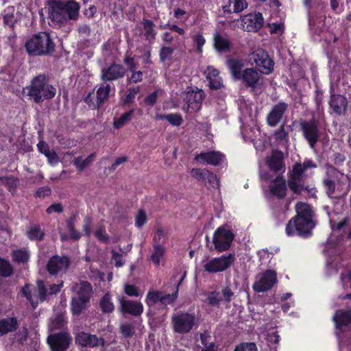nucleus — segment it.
I'll list each match as a JSON object with an SVG mask.
<instances>
[{
    "instance_id": "nucleus-1",
    "label": "nucleus",
    "mask_w": 351,
    "mask_h": 351,
    "mask_svg": "<svg viewBox=\"0 0 351 351\" xmlns=\"http://www.w3.org/2000/svg\"><path fill=\"white\" fill-rule=\"evenodd\" d=\"M297 215L292 217L286 226L288 236L298 235L307 238L312 235V230L316 226L314 213L307 204L299 202L295 205Z\"/></svg>"
},
{
    "instance_id": "nucleus-2",
    "label": "nucleus",
    "mask_w": 351,
    "mask_h": 351,
    "mask_svg": "<svg viewBox=\"0 0 351 351\" xmlns=\"http://www.w3.org/2000/svg\"><path fill=\"white\" fill-rule=\"evenodd\" d=\"M26 89L30 99L37 104L52 99L56 94V88L48 83L45 75H39L33 78Z\"/></svg>"
},
{
    "instance_id": "nucleus-3",
    "label": "nucleus",
    "mask_w": 351,
    "mask_h": 351,
    "mask_svg": "<svg viewBox=\"0 0 351 351\" xmlns=\"http://www.w3.org/2000/svg\"><path fill=\"white\" fill-rule=\"evenodd\" d=\"M55 43L51 35L45 32L34 34L25 43L27 53L32 56H49L55 51Z\"/></svg>"
},
{
    "instance_id": "nucleus-4",
    "label": "nucleus",
    "mask_w": 351,
    "mask_h": 351,
    "mask_svg": "<svg viewBox=\"0 0 351 351\" xmlns=\"http://www.w3.org/2000/svg\"><path fill=\"white\" fill-rule=\"evenodd\" d=\"M47 291L46 285L41 280L36 281V287L27 283L21 289L22 294L30 302L32 307H36L47 300Z\"/></svg>"
},
{
    "instance_id": "nucleus-5",
    "label": "nucleus",
    "mask_w": 351,
    "mask_h": 351,
    "mask_svg": "<svg viewBox=\"0 0 351 351\" xmlns=\"http://www.w3.org/2000/svg\"><path fill=\"white\" fill-rule=\"evenodd\" d=\"M299 125L302 136L307 141L309 147L311 149H315L322 137V131L319 121L315 119L308 121L302 120Z\"/></svg>"
},
{
    "instance_id": "nucleus-6",
    "label": "nucleus",
    "mask_w": 351,
    "mask_h": 351,
    "mask_svg": "<svg viewBox=\"0 0 351 351\" xmlns=\"http://www.w3.org/2000/svg\"><path fill=\"white\" fill-rule=\"evenodd\" d=\"M72 289L74 291L71 301L72 307H83L89 302L93 291L90 283L80 281L75 283Z\"/></svg>"
},
{
    "instance_id": "nucleus-7",
    "label": "nucleus",
    "mask_w": 351,
    "mask_h": 351,
    "mask_svg": "<svg viewBox=\"0 0 351 351\" xmlns=\"http://www.w3.org/2000/svg\"><path fill=\"white\" fill-rule=\"evenodd\" d=\"M234 239L232 232L225 228L220 226L215 231L213 237V243L214 250L218 252H223L230 249L231 244Z\"/></svg>"
},
{
    "instance_id": "nucleus-8",
    "label": "nucleus",
    "mask_w": 351,
    "mask_h": 351,
    "mask_svg": "<svg viewBox=\"0 0 351 351\" xmlns=\"http://www.w3.org/2000/svg\"><path fill=\"white\" fill-rule=\"evenodd\" d=\"M249 61L251 64H255L262 70L261 73L269 74L274 69V61L269 58L267 51L263 49H258L249 55Z\"/></svg>"
},
{
    "instance_id": "nucleus-9",
    "label": "nucleus",
    "mask_w": 351,
    "mask_h": 351,
    "mask_svg": "<svg viewBox=\"0 0 351 351\" xmlns=\"http://www.w3.org/2000/svg\"><path fill=\"white\" fill-rule=\"evenodd\" d=\"M195 322V317L193 314L180 313L172 317V325L175 332L186 334L193 328Z\"/></svg>"
},
{
    "instance_id": "nucleus-10",
    "label": "nucleus",
    "mask_w": 351,
    "mask_h": 351,
    "mask_svg": "<svg viewBox=\"0 0 351 351\" xmlns=\"http://www.w3.org/2000/svg\"><path fill=\"white\" fill-rule=\"evenodd\" d=\"M47 341L51 351H66L73 339L67 331H62L49 335Z\"/></svg>"
},
{
    "instance_id": "nucleus-11",
    "label": "nucleus",
    "mask_w": 351,
    "mask_h": 351,
    "mask_svg": "<svg viewBox=\"0 0 351 351\" xmlns=\"http://www.w3.org/2000/svg\"><path fill=\"white\" fill-rule=\"evenodd\" d=\"M343 177L344 175L343 173H341L333 167L328 169L322 183L325 192L328 197H332L333 195L340 192V184L339 182L337 184L336 180L339 181Z\"/></svg>"
},
{
    "instance_id": "nucleus-12",
    "label": "nucleus",
    "mask_w": 351,
    "mask_h": 351,
    "mask_svg": "<svg viewBox=\"0 0 351 351\" xmlns=\"http://www.w3.org/2000/svg\"><path fill=\"white\" fill-rule=\"evenodd\" d=\"M239 81H241L245 88L255 90L263 86L264 77L256 69L247 68L243 70Z\"/></svg>"
},
{
    "instance_id": "nucleus-13",
    "label": "nucleus",
    "mask_w": 351,
    "mask_h": 351,
    "mask_svg": "<svg viewBox=\"0 0 351 351\" xmlns=\"http://www.w3.org/2000/svg\"><path fill=\"white\" fill-rule=\"evenodd\" d=\"M235 260L234 254H229L227 256L214 258L208 261L204 269L209 273H217L225 271L230 267Z\"/></svg>"
},
{
    "instance_id": "nucleus-14",
    "label": "nucleus",
    "mask_w": 351,
    "mask_h": 351,
    "mask_svg": "<svg viewBox=\"0 0 351 351\" xmlns=\"http://www.w3.org/2000/svg\"><path fill=\"white\" fill-rule=\"evenodd\" d=\"M75 342L77 346L89 348L104 346L106 343L103 337H98L96 335H92L84 331L78 332L75 334Z\"/></svg>"
},
{
    "instance_id": "nucleus-15",
    "label": "nucleus",
    "mask_w": 351,
    "mask_h": 351,
    "mask_svg": "<svg viewBox=\"0 0 351 351\" xmlns=\"http://www.w3.org/2000/svg\"><path fill=\"white\" fill-rule=\"evenodd\" d=\"M276 282V272L271 269H267L254 282L253 289L256 292H263L271 289Z\"/></svg>"
},
{
    "instance_id": "nucleus-16",
    "label": "nucleus",
    "mask_w": 351,
    "mask_h": 351,
    "mask_svg": "<svg viewBox=\"0 0 351 351\" xmlns=\"http://www.w3.org/2000/svg\"><path fill=\"white\" fill-rule=\"evenodd\" d=\"M126 73L125 68L116 62L112 63L109 66L101 69V80L103 82L115 81L124 77Z\"/></svg>"
},
{
    "instance_id": "nucleus-17",
    "label": "nucleus",
    "mask_w": 351,
    "mask_h": 351,
    "mask_svg": "<svg viewBox=\"0 0 351 351\" xmlns=\"http://www.w3.org/2000/svg\"><path fill=\"white\" fill-rule=\"evenodd\" d=\"M288 108V104L285 101H279L274 105L266 117L267 125L270 127H276L282 119Z\"/></svg>"
},
{
    "instance_id": "nucleus-18",
    "label": "nucleus",
    "mask_w": 351,
    "mask_h": 351,
    "mask_svg": "<svg viewBox=\"0 0 351 351\" xmlns=\"http://www.w3.org/2000/svg\"><path fill=\"white\" fill-rule=\"evenodd\" d=\"M243 29L247 32H257L264 24L263 15L260 12L250 13L241 16Z\"/></svg>"
},
{
    "instance_id": "nucleus-19",
    "label": "nucleus",
    "mask_w": 351,
    "mask_h": 351,
    "mask_svg": "<svg viewBox=\"0 0 351 351\" xmlns=\"http://www.w3.org/2000/svg\"><path fill=\"white\" fill-rule=\"evenodd\" d=\"M69 265V257L55 255L48 261L47 270L51 275H57L59 273L65 272Z\"/></svg>"
},
{
    "instance_id": "nucleus-20",
    "label": "nucleus",
    "mask_w": 351,
    "mask_h": 351,
    "mask_svg": "<svg viewBox=\"0 0 351 351\" xmlns=\"http://www.w3.org/2000/svg\"><path fill=\"white\" fill-rule=\"evenodd\" d=\"M181 97L188 104V108L197 110L202 106L204 92L202 90H194L191 88H188L185 92L182 93Z\"/></svg>"
},
{
    "instance_id": "nucleus-21",
    "label": "nucleus",
    "mask_w": 351,
    "mask_h": 351,
    "mask_svg": "<svg viewBox=\"0 0 351 351\" xmlns=\"http://www.w3.org/2000/svg\"><path fill=\"white\" fill-rule=\"evenodd\" d=\"M332 88H331L328 102L330 108L332 110L330 113H334L338 116L345 115L348 106L347 99L341 95L332 93Z\"/></svg>"
},
{
    "instance_id": "nucleus-22",
    "label": "nucleus",
    "mask_w": 351,
    "mask_h": 351,
    "mask_svg": "<svg viewBox=\"0 0 351 351\" xmlns=\"http://www.w3.org/2000/svg\"><path fill=\"white\" fill-rule=\"evenodd\" d=\"M49 19L56 24L65 23V15L63 14L60 0H49L47 1Z\"/></svg>"
},
{
    "instance_id": "nucleus-23",
    "label": "nucleus",
    "mask_w": 351,
    "mask_h": 351,
    "mask_svg": "<svg viewBox=\"0 0 351 351\" xmlns=\"http://www.w3.org/2000/svg\"><path fill=\"white\" fill-rule=\"evenodd\" d=\"M63 14L65 15V23L69 21H77L80 15V5L74 0H60Z\"/></svg>"
},
{
    "instance_id": "nucleus-24",
    "label": "nucleus",
    "mask_w": 351,
    "mask_h": 351,
    "mask_svg": "<svg viewBox=\"0 0 351 351\" xmlns=\"http://www.w3.org/2000/svg\"><path fill=\"white\" fill-rule=\"evenodd\" d=\"M234 296V294L230 288L226 287L223 288L221 291H213L209 293L207 300L210 305L215 306L219 305L220 302L222 301L225 302H230Z\"/></svg>"
},
{
    "instance_id": "nucleus-25",
    "label": "nucleus",
    "mask_w": 351,
    "mask_h": 351,
    "mask_svg": "<svg viewBox=\"0 0 351 351\" xmlns=\"http://www.w3.org/2000/svg\"><path fill=\"white\" fill-rule=\"evenodd\" d=\"M287 184L281 176H277L274 179L269 188L272 195L278 199H283L287 195Z\"/></svg>"
},
{
    "instance_id": "nucleus-26",
    "label": "nucleus",
    "mask_w": 351,
    "mask_h": 351,
    "mask_svg": "<svg viewBox=\"0 0 351 351\" xmlns=\"http://www.w3.org/2000/svg\"><path fill=\"white\" fill-rule=\"evenodd\" d=\"M222 10L224 14L240 13L247 8L246 0H223Z\"/></svg>"
},
{
    "instance_id": "nucleus-27",
    "label": "nucleus",
    "mask_w": 351,
    "mask_h": 351,
    "mask_svg": "<svg viewBox=\"0 0 351 351\" xmlns=\"http://www.w3.org/2000/svg\"><path fill=\"white\" fill-rule=\"evenodd\" d=\"M226 64L231 73L232 80L234 81H239L244 67L243 60L238 58H228L226 61Z\"/></svg>"
},
{
    "instance_id": "nucleus-28",
    "label": "nucleus",
    "mask_w": 351,
    "mask_h": 351,
    "mask_svg": "<svg viewBox=\"0 0 351 351\" xmlns=\"http://www.w3.org/2000/svg\"><path fill=\"white\" fill-rule=\"evenodd\" d=\"M19 328V322L16 317L0 319V337L15 332Z\"/></svg>"
},
{
    "instance_id": "nucleus-29",
    "label": "nucleus",
    "mask_w": 351,
    "mask_h": 351,
    "mask_svg": "<svg viewBox=\"0 0 351 351\" xmlns=\"http://www.w3.org/2000/svg\"><path fill=\"white\" fill-rule=\"evenodd\" d=\"M223 155L219 152H210L201 153L195 157L197 161H202L206 164L217 165L221 161Z\"/></svg>"
},
{
    "instance_id": "nucleus-30",
    "label": "nucleus",
    "mask_w": 351,
    "mask_h": 351,
    "mask_svg": "<svg viewBox=\"0 0 351 351\" xmlns=\"http://www.w3.org/2000/svg\"><path fill=\"white\" fill-rule=\"evenodd\" d=\"M3 23L4 27L14 29L16 23L19 21V14L15 12L13 7L7 8L3 14Z\"/></svg>"
},
{
    "instance_id": "nucleus-31",
    "label": "nucleus",
    "mask_w": 351,
    "mask_h": 351,
    "mask_svg": "<svg viewBox=\"0 0 351 351\" xmlns=\"http://www.w3.org/2000/svg\"><path fill=\"white\" fill-rule=\"evenodd\" d=\"M283 154L280 151H273L271 156L267 159V164L270 169L280 171L282 166Z\"/></svg>"
},
{
    "instance_id": "nucleus-32",
    "label": "nucleus",
    "mask_w": 351,
    "mask_h": 351,
    "mask_svg": "<svg viewBox=\"0 0 351 351\" xmlns=\"http://www.w3.org/2000/svg\"><path fill=\"white\" fill-rule=\"evenodd\" d=\"M333 320L337 329L348 326L351 324V311H337L333 317Z\"/></svg>"
},
{
    "instance_id": "nucleus-33",
    "label": "nucleus",
    "mask_w": 351,
    "mask_h": 351,
    "mask_svg": "<svg viewBox=\"0 0 351 351\" xmlns=\"http://www.w3.org/2000/svg\"><path fill=\"white\" fill-rule=\"evenodd\" d=\"M111 88L112 87L108 83L103 82L101 84L99 88L97 90V108H100L108 100Z\"/></svg>"
},
{
    "instance_id": "nucleus-34",
    "label": "nucleus",
    "mask_w": 351,
    "mask_h": 351,
    "mask_svg": "<svg viewBox=\"0 0 351 351\" xmlns=\"http://www.w3.org/2000/svg\"><path fill=\"white\" fill-rule=\"evenodd\" d=\"M142 23L145 39L150 43H153L156 35V32L154 29L155 24L149 19H144Z\"/></svg>"
},
{
    "instance_id": "nucleus-35",
    "label": "nucleus",
    "mask_w": 351,
    "mask_h": 351,
    "mask_svg": "<svg viewBox=\"0 0 351 351\" xmlns=\"http://www.w3.org/2000/svg\"><path fill=\"white\" fill-rule=\"evenodd\" d=\"M65 311L57 313L55 317L51 319L50 328L53 330H62L67 324Z\"/></svg>"
},
{
    "instance_id": "nucleus-36",
    "label": "nucleus",
    "mask_w": 351,
    "mask_h": 351,
    "mask_svg": "<svg viewBox=\"0 0 351 351\" xmlns=\"http://www.w3.org/2000/svg\"><path fill=\"white\" fill-rule=\"evenodd\" d=\"M214 45L217 51L219 52L228 51L230 48V40L217 33L214 36Z\"/></svg>"
},
{
    "instance_id": "nucleus-37",
    "label": "nucleus",
    "mask_w": 351,
    "mask_h": 351,
    "mask_svg": "<svg viewBox=\"0 0 351 351\" xmlns=\"http://www.w3.org/2000/svg\"><path fill=\"white\" fill-rule=\"evenodd\" d=\"M287 185L295 195H301L302 193L304 191V185L302 183V179L289 178Z\"/></svg>"
},
{
    "instance_id": "nucleus-38",
    "label": "nucleus",
    "mask_w": 351,
    "mask_h": 351,
    "mask_svg": "<svg viewBox=\"0 0 351 351\" xmlns=\"http://www.w3.org/2000/svg\"><path fill=\"white\" fill-rule=\"evenodd\" d=\"M29 239L36 241H41L44 239L45 232L40 229L39 226H32L27 232Z\"/></svg>"
},
{
    "instance_id": "nucleus-39",
    "label": "nucleus",
    "mask_w": 351,
    "mask_h": 351,
    "mask_svg": "<svg viewBox=\"0 0 351 351\" xmlns=\"http://www.w3.org/2000/svg\"><path fill=\"white\" fill-rule=\"evenodd\" d=\"M12 259L17 263H25L29 261V252L25 249L14 250L12 253Z\"/></svg>"
},
{
    "instance_id": "nucleus-40",
    "label": "nucleus",
    "mask_w": 351,
    "mask_h": 351,
    "mask_svg": "<svg viewBox=\"0 0 351 351\" xmlns=\"http://www.w3.org/2000/svg\"><path fill=\"white\" fill-rule=\"evenodd\" d=\"M339 258L329 257L326 263L327 275L331 276L336 274L339 271Z\"/></svg>"
},
{
    "instance_id": "nucleus-41",
    "label": "nucleus",
    "mask_w": 351,
    "mask_h": 351,
    "mask_svg": "<svg viewBox=\"0 0 351 351\" xmlns=\"http://www.w3.org/2000/svg\"><path fill=\"white\" fill-rule=\"evenodd\" d=\"M14 273L12 265L8 261L0 258V276L10 277Z\"/></svg>"
},
{
    "instance_id": "nucleus-42",
    "label": "nucleus",
    "mask_w": 351,
    "mask_h": 351,
    "mask_svg": "<svg viewBox=\"0 0 351 351\" xmlns=\"http://www.w3.org/2000/svg\"><path fill=\"white\" fill-rule=\"evenodd\" d=\"M158 119L160 120H167L171 125L180 126L183 123V119L180 114H168L159 115Z\"/></svg>"
},
{
    "instance_id": "nucleus-43",
    "label": "nucleus",
    "mask_w": 351,
    "mask_h": 351,
    "mask_svg": "<svg viewBox=\"0 0 351 351\" xmlns=\"http://www.w3.org/2000/svg\"><path fill=\"white\" fill-rule=\"evenodd\" d=\"M133 114L134 110H132L124 113L119 118L115 119L113 123L114 128L119 129L126 125L132 119Z\"/></svg>"
},
{
    "instance_id": "nucleus-44",
    "label": "nucleus",
    "mask_w": 351,
    "mask_h": 351,
    "mask_svg": "<svg viewBox=\"0 0 351 351\" xmlns=\"http://www.w3.org/2000/svg\"><path fill=\"white\" fill-rule=\"evenodd\" d=\"M162 291H149L147 295L146 303L149 306H154L158 302H161Z\"/></svg>"
},
{
    "instance_id": "nucleus-45",
    "label": "nucleus",
    "mask_w": 351,
    "mask_h": 351,
    "mask_svg": "<svg viewBox=\"0 0 351 351\" xmlns=\"http://www.w3.org/2000/svg\"><path fill=\"white\" fill-rule=\"evenodd\" d=\"M154 254L152 255V261L156 264V265H158L160 264V258L163 256L165 252V248L161 244H156L154 245Z\"/></svg>"
},
{
    "instance_id": "nucleus-46",
    "label": "nucleus",
    "mask_w": 351,
    "mask_h": 351,
    "mask_svg": "<svg viewBox=\"0 0 351 351\" xmlns=\"http://www.w3.org/2000/svg\"><path fill=\"white\" fill-rule=\"evenodd\" d=\"M120 332L124 338H131L135 332L134 326L129 323L122 324L120 326Z\"/></svg>"
},
{
    "instance_id": "nucleus-47",
    "label": "nucleus",
    "mask_w": 351,
    "mask_h": 351,
    "mask_svg": "<svg viewBox=\"0 0 351 351\" xmlns=\"http://www.w3.org/2000/svg\"><path fill=\"white\" fill-rule=\"evenodd\" d=\"M191 175L198 181L206 182L207 178L209 176V171L206 169H193L191 170Z\"/></svg>"
},
{
    "instance_id": "nucleus-48",
    "label": "nucleus",
    "mask_w": 351,
    "mask_h": 351,
    "mask_svg": "<svg viewBox=\"0 0 351 351\" xmlns=\"http://www.w3.org/2000/svg\"><path fill=\"white\" fill-rule=\"evenodd\" d=\"M174 48L168 46H162L160 50V60L162 62L171 59Z\"/></svg>"
},
{
    "instance_id": "nucleus-49",
    "label": "nucleus",
    "mask_w": 351,
    "mask_h": 351,
    "mask_svg": "<svg viewBox=\"0 0 351 351\" xmlns=\"http://www.w3.org/2000/svg\"><path fill=\"white\" fill-rule=\"evenodd\" d=\"M178 289H176L174 293L172 294H164L162 292L161 295V304L162 305H168L171 304L173 301H175L178 298Z\"/></svg>"
},
{
    "instance_id": "nucleus-50",
    "label": "nucleus",
    "mask_w": 351,
    "mask_h": 351,
    "mask_svg": "<svg viewBox=\"0 0 351 351\" xmlns=\"http://www.w3.org/2000/svg\"><path fill=\"white\" fill-rule=\"evenodd\" d=\"M234 351H258V350L254 343L245 342L237 346Z\"/></svg>"
},
{
    "instance_id": "nucleus-51",
    "label": "nucleus",
    "mask_w": 351,
    "mask_h": 351,
    "mask_svg": "<svg viewBox=\"0 0 351 351\" xmlns=\"http://www.w3.org/2000/svg\"><path fill=\"white\" fill-rule=\"evenodd\" d=\"M140 92V86H136L132 88L128 89V93L125 95L124 103L125 104H130L134 101L136 95Z\"/></svg>"
},
{
    "instance_id": "nucleus-52",
    "label": "nucleus",
    "mask_w": 351,
    "mask_h": 351,
    "mask_svg": "<svg viewBox=\"0 0 351 351\" xmlns=\"http://www.w3.org/2000/svg\"><path fill=\"white\" fill-rule=\"evenodd\" d=\"M95 235L99 241L103 243H108L109 241V237L106 232L105 227L103 226L98 228L95 231Z\"/></svg>"
},
{
    "instance_id": "nucleus-53",
    "label": "nucleus",
    "mask_w": 351,
    "mask_h": 351,
    "mask_svg": "<svg viewBox=\"0 0 351 351\" xmlns=\"http://www.w3.org/2000/svg\"><path fill=\"white\" fill-rule=\"evenodd\" d=\"M147 221V215L143 210H139L135 218V225L138 228L142 227Z\"/></svg>"
},
{
    "instance_id": "nucleus-54",
    "label": "nucleus",
    "mask_w": 351,
    "mask_h": 351,
    "mask_svg": "<svg viewBox=\"0 0 351 351\" xmlns=\"http://www.w3.org/2000/svg\"><path fill=\"white\" fill-rule=\"evenodd\" d=\"M304 169L301 163H296L293 168V172L290 176V178H295L302 179V176L304 173Z\"/></svg>"
},
{
    "instance_id": "nucleus-55",
    "label": "nucleus",
    "mask_w": 351,
    "mask_h": 351,
    "mask_svg": "<svg viewBox=\"0 0 351 351\" xmlns=\"http://www.w3.org/2000/svg\"><path fill=\"white\" fill-rule=\"evenodd\" d=\"M274 136L278 141H281L287 140L288 137V132L285 131L284 125H280V127L275 131Z\"/></svg>"
},
{
    "instance_id": "nucleus-56",
    "label": "nucleus",
    "mask_w": 351,
    "mask_h": 351,
    "mask_svg": "<svg viewBox=\"0 0 351 351\" xmlns=\"http://www.w3.org/2000/svg\"><path fill=\"white\" fill-rule=\"evenodd\" d=\"M161 93L162 90H157L149 94L145 99V104L150 106H153L157 100L158 95Z\"/></svg>"
},
{
    "instance_id": "nucleus-57",
    "label": "nucleus",
    "mask_w": 351,
    "mask_h": 351,
    "mask_svg": "<svg viewBox=\"0 0 351 351\" xmlns=\"http://www.w3.org/2000/svg\"><path fill=\"white\" fill-rule=\"evenodd\" d=\"M112 260L114 262V265L117 267H121L124 265L122 254L114 250H112Z\"/></svg>"
},
{
    "instance_id": "nucleus-58",
    "label": "nucleus",
    "mask_w": 351,
    "mask_h": 351,
    "mask_svg": "<svg viewBox=\"0 0 351 351\" xmlns=\"http://www.w3.org/2000/svg\"><path fill=\"white\" fill-rule=\"evenodd\" d=\"M51 193V189L49 186H43L39 188L36 193V197H40V198H44L45 197L50 195Z\"/></svg>"
},
{
    "instance_id": "nucleus-59",
    "label": "nucleus",
    "mask_w": 351,
    "mask_h": 351,
    "mask_svg": "<svg viewBox=\"0 0 351 351\" xmlns=\"http://www.w3.org/2000/svg\"><path fill=\"white\" fill-rule=\"evenodd\" d=\"M62 285H63V282H62L60 284H58V285L53 284V285H46L48 289L47 298L49 295H51L53 294H56L58 292H60V289L62 287Z\"/></svg>"
},
{
    "instance_id": "nucleus-60",
    "label": "nucleus",
    "mask_w": 351,
    "mask_h": 351,
    "mask_svg": "<svg viewBox=\"0 0 351 351\" xmlns=\"http://www.w3.org/2000/svg\"><path fill=\"white\" fill-rule=\"evenodd\" d=\"M1 178H3L2 180H5L6 182V184L9 187L10 191H11V189H13L14 190L19 184V180L14 177L1 176Z\"/></svg>"
},
{
    "instance_id": "nucleus-61",
    "label": "nucleus",
    "mask_w": 351,
    "mask_h": 351,
    "mask_svg": "<svg viewBox=\"0 0 351 351\" xmlns=\"http://www.w3.org/2000/svg\"><path fill=\"white\" fill-rule=\"evenodd\" d=\"M63 210L62 205L60 203H56L49 206L47 209V213L50 215L53 213H61Z\"/></svg>"
},
{
    "instance_id": "nucleus-62",
    "label": "nucleus",
    "mask_w": 351,
    "mask_h": 351,
    "mask_svg": "<svg viewBox=\"0 0 351 351\" xmlns=\"http://www.w3.org/2000/svg\"><path fill=\"white\" fill-rule=\"evenodd\" d=\"M45 156L47 158L48 162L51 165H55L59 162L58 156L54 151H50Z\"/></svg>"
},
{
    "instance_id": "nucleus-63",
    "label": "nucleus",
    "mask_w": 351,
    "mask_h": 351,
    "mask_svg": "<svg viewBox=\"0 0 351 351\" xmlns=\"http://www.w3.org/2000/svg\"><path fill=\"white\" fill-rule=\"evenodd\" d=\"M143 80V72L141 71L132 73L131 77L128 79L130 83H137L141 82Z\"/></svg>"
},
{
    "instance_id": "nucleus-64",
    "label": "nucleus",
    "mask_w": 351,
    "mask_h": 351,
    "mask_svg": "<svg viewBox=\"0 0 351 351\" xmlns=\"http://www.w3.org/2000/svg\"><path fill=\"white\" fill-rule=\"evenodd\" d=\"M37 147L38 151L45 156L49 154V152L51 151L49 145L43 141H40L37 144Z\"/></svg>"
}]
</instances>
